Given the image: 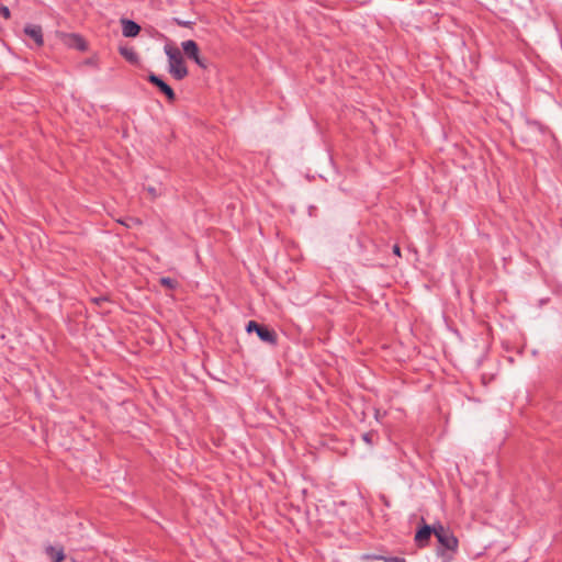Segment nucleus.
<instances>
[{
	"instance_id": "f257e3e1",
	"label": "nucleus",
	"mask_w": 562,
	"mask_h": 562,
	"mask_svg": "<svg viewBox=\"0 0 562 562\" xmlns=\"http://www.w3.org/2000/svg\"><path fill=\"white\" fill-rule=\"evenodd\" d=\"M165 53L168 57L169 72L176 80H182L188 76V68L179 48L166 45Z\"/></svg>"
},
{
	"instance_id": "f03ea898",
	"label": "nucleus",
	"mask_w": 562,
	"mask_h": 562,
	"mask_svg": "<svg viewBox=\"0 0 562 562\" xmlns=\"http://www.w3.org/2000/svg\"><path fill=\"white\" fill-rule=\"evenodd\" d=\"M436 538L442 548L451 552H457L459 540L450 528L437 522Z\"/></svg>"
},
{
	"instance_id": "7ed1b4c3",
	"label": "nucleus",
	"mask_w": 562,
	"mask_h": 562,
	"mask_svg": "<svg viewBox=\"0 0 562 562\" xmlns=\"http://www.w3.org/2000/svg\"><path fill=\"white\" fill-rule=\"evenodd\" d=\"M247 333L255 331L260 340L270 344V345H277L278 342V335L274 329H270L269 327L261 325L257 323L256 321H249L246 326Z\"/></svg>"
},
{
	"instance_id": "20e7f679",
	"label": "nucleus",
	"mask_w": 562,
	"mask_h": 562,
	"mask_svg": "<svg viewBox=\"0 0 562 562\" xmlns=\"http://www.w3.org/2000/svg\"><path fill=\"white\" fill-rule=\"evenodd\" d=\"M437 524L429 526L424 524L415 533V542L417 547L425 548L429 544L431 535L436 536Z\"/></svg>"
},
{
	"instance_id": "39448f33",
	"label": "nucleus",
	"mask_w": 562,
	"mask_h": 562,
	"mask_svg": "<svg viewBox=\"0 0 562 562\" xmlns=\"http://www.w3.org/2000/svg\"><path fill=\"white\" fill-rule=\"evenodd\" d=\"M147 79L151 85L157 87L161 93L166 95L169 102H173L176 100V93L173 89L167 82H165L159 76L151 72L148 75Z\"/></svg>"
},
{
	"instance_id": "423d86ee",
	"label": "nucleus",
	"mask_w": 562,
	"mask_h": 562,
	"mask_svg": "<svg viewBox=\"0 0 562 562\" xmlns=\"http://www.w3.org/2000/svg\"><path fill=\"white\" fill-rule=\"evenodd\" d=\"M121 24H122V33L125 37H135L140 32V26L132 20L122 19Z\"/></svg>"
},
{
	"instance_id": "0eeeda50",
	"label": "nucleus",
	"mask_w": 562,
	"mask_h": 562,
	"mask_svg": "<svg viewBox=\"0 0 562 562\" xmlns=\"http://www.w3.org/2000/svg\"><path fill=\"white\" fill-rule=\"evenodd\" d=\"M119 53L120 55L130 64L132 65H138L139 64V56L135 52V49L130 45H120L119 46Z\"/></svg>"
},
{
	"instance_id": "6e6552de",
	"label": "nucleus",
	"mask_w": 562,
	"mask_h": 562,
	"mask_svg": "<svg viewBox=\"0 0 562 562\" xmlns=\"http://www.w3.org/2000/svg\"><path fill=\"white\" fill-rule=\"evenodd\" d=\"M181 47L186 56L192 60H198L200 49L198 44L193 40H188L181 43Z\"/></svg>"
},
{
	"instance_id": "1a4fd4ad",
	"label": "nucleus",
	"mask_w": 562,
	"mask_h": 562,
	"mask_svg": "<svg viewBox=\"0 0 562 562\" xmlns=\"http://www.w3.org/2000/svg\"><path fill=\"white\" fill-rule=\"evenodd\" d=\"M24 32L27 36H30L32 40H34V42L36 43L37 46L43 45V43H44L43 32H42V27L40 25L27 24L24 27Z\"/></svg>"
},
{
	"instance_id": "9d476101",
	"label": "nucleus",
	"mask_w": 562,
	"mask_h": 562,
	"mask_svg": "<svg viewBox=\"0 0 562 562\" xmlns=\"http://www.w3.org/2000/svg\"><path fill=\"white\" fill-rule=\"evenodd\" d=\"M46 554L52 558L53 562H63L65 560L64 548H55L53 546H48L46 548Z\"/></svg>"
},
{
	"instance_id": "9b49d317",
	"label": "nucleus",
	"mask_w": 562,
	"mask_h": 562,
	"mask_svg": "<svg viewBox=\"0 0 562 562\" xmlns=\"http://www.w3.org/2000/svg\"><path fill=\"white\" fill-rule=\"evenodd\" d=\"M362 560H382L384 562H406L405 558L402 557H386V555H375V554H363L361 557Z\"/></svg>"
},
{
	"instance_id": "f8f14e48",
	"label": "nucleus",
	"mask_w": 562,
	"mask_h": 562,
	"mask_svg": "<svg viewBox=\"0 0 562 562\" xmlns=\"http://www.w3.org/2000/svg\"><path fill=\"white\" fill-rule=\"evenodd\" d=\"M159 283L170 290H173L178 286V281L176 279L169 278V277H162L159 280Z\"/></svg>"
},
{
	"instance_id": "ddd939ff",
	"label": "nucleus",
	"mask_w": 562,
	"mask_h": 562,
	"mask_svg": "<svg viewBox=\"0 0 562 562\" xmlns=\"http://www.w3.org/2000/svg\"><path fill=\"white\" fill-rule=\"evenodd\" d=\"M72 41H74V46L79 49V50H86L87 49V44L85 42V40L78 35H72L71 36Z\"/></svg>"
},
{
	"instance_id": "4468645a",
	"label": "nucleus",
	"mask_w": 562,
	"mask_h": 562,
	"mask_svg": "<svg viewBox=\"0 0 562 562\" xmlns=\"http://www.w3.org/2000/svg\"><path fill=\"white\" fill-rule=\"evenodd\" d=\"M375 437V431H368L362 435L363 441L367 442L368 445H373Z\"/></svg>"
},
{
	"instance_id": "2eb2a0df",
	"label": "nucleus",
	"mask_w": 562,
	"mask_h": 562,
	"mask_svg": "<svg viewBox=\"0 0 562 562\" xmlns=\"http://www.w3.org/2000/svg\"><path fill=\"white\" fill-rule=\"evenodd\" d=\"M0 13L1 15L4 18V19H9L10 18V10L8 7L5 5H1L0 7Z\"/></svg>"
},
{
	"instance_id": "dca6fc26",
	"label": "nucleus",
	"mask_w": 562,
	"mask_h": 562,
	"mask_svg": "<svg viewBox=\"0 0 562 562\" xmlns=\"http://www.w3.org/2000/svg\"><path fill=\"white\" fill-rule=\"evenodd\" d=\"M146 190L153 199H155L159 195L156 188H154V187H148V188H146Z\"/></svg>"
},
{
	"instance_id": "f3484780",
	"label": "nucleus",
	"mask_w": 562,
	"mask_h": 562,
	"mask_svg": "<svg viewBox=\"0 0 562 562\" xmlns=\"http://www.w3.org/2000/svg\"><path fill=\"white\" fill-rule=\"evenodd\" d=\"M196 65H199L201 68L205 69L206 68V63L203 58L200 57V55L198 56V60H193Z\"/></svg>"
},
{
	"instance_id": "a211bd4d",
	"label": "nucleus",
	"mask_w": 562,
	"mask_h": 562,
	"mask_svg": "<svg viewBox=\"0 0 562 562\" xmlns=\"http://www.w3.org/2000/svg\"><path fill=\"white\" fill-rule=\"evenodd\" d=\"M108 301V299L105 296H99V297H93L92 299V302L97 305H101V303Z\"/></svg>"
},
{
	"instance_id": "6ab92c4d",
	"label": "nucleus",
	"mask_w": 562,
	"mask_h": 562,
	"mask_svg": "<svg viewBox=\"0 0 562 562\" xmlns=\"http://www.w3.org/2000/svg\"><path fill=\"white\" fill-rule=\"evenodd\" d=\"M392 251H393V254H394L395 256H397V257H401V256H402V254H401V248H400V246H398L397 244H395V245L393 246Z\"/></svg>"
},
{
	"instance_id": "aec40b11",
	"label": "nucleus",
	"mask_w": 562,
	"mask_h": 562,
	"mask_svg": "<svg viewBox=\"0 0 562 562\" xmlns=\"http://www.w3.org/2000/svg\"><path fill=\"white\" fill-rule=\"evenodd\" d=\"M120 223H122V224H123V225H125V226H130V225H128V223H126V222H122V221H121Z\"/></svg>"
}]
</instances>
